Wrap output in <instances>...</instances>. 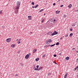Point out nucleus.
Listing matches in <instances>:
<instances>
[{
	"mask_svg": "<svg viewBox=\"0 0 78 78\" xmlns=\"http://www.w3.org/2000/svg\"><path fill=\"white\" fill-rule=\"evenodd\" d=\"M31 16H28V18H28V20H31Z\"/></svg>",
	"mask_w": 78,
	"mask_h": 78,
	"instance_id": "6",
	"label": "nucleus"
},
{
	"mask_svg": "<svg viewBox=\"0 0 78 78\" xmlns=\"http://www.w3.org/2000/svg\"><path fill=\"white\" fill-rule=\"evenodd\" d=\"M44 22V19H42L41 20V23H43Z\"/></svg>",
	"mask_w": 78,
	"mask_h": 78,
	"instance_id": "15",
	"label": "nucleus"
},
{
	"mask_svg": "<svg viewBox=\"0 0 78 78\" xmlns=\"http://www.w3.org/2000/svg\"><path fill=\"white\" fill-rule=\"evenodd\" d=\"M54 57H56V54H54Z\"/></svg>",
	"mask_w": 78,
	"mask_h": 78,
	"instance_id": "31",
	"label": "nucleus"
},
{
	"mask_svg": "<svg viewBox=\"0 0 78 78\" xmlns=\"http://www.w3.org/2000/svg\"><path fill=\"white\" fill-rule=\"evenodd\" d=\"M37 69H39L38 68H35L34 69V70H38Z\"/></svg>",
	"mask_w": 78,
	"mask_h": 78,
	"instance_id": "20",
	"label": "nucleus"
},
{
	"mask_svg": "<svg viewBox=\"0 0 78 78\" xmlns=\"http://www.w3.org/2000/svg\"><path fill=\"white\" fill-rule=\"evenodd\" d=\"M2 28H4V27H3V26H2Z\"/></svg>",
	"mask_w": 78,
	"mask_h": 78,
	"instance_id": "45",
	"label": "nucleus"
},
{
	"mask_svg": "<svg viewBox=\"0 0 78 78\" xmlns=\"http://www.w3.org/2000/svg\"><path fill=\"white\" fill-rule=\"evenodd\" d=\"M77 69H78V66H77L75 68V70H76Z\"/></svg>",
	"mask_w": 78,
	"mask_h": 78,
	"instance_id": "22",
	"label": "nucleus"
},
{
	"mask_svg": "<svg viewBox=\"0 0 78 78\" xmlns=\"http://www.w3.org/2000/svg\"><path fill=\"white\" fill-rule=\"evenodd\" d=\"M48 47H50V45H48Z\"/></svg>",
	"mask_w": 78,
	"mask_h": 78,
	"instance_id": "48",
	"label": "nucleus"
},
{
	"mask_svg": "<svg viewBox=\"0 0 78 78\" xmlns=\"http://www.w3.org/2000/svg\"><path fill=\"white\" fill-rule=\"evenodd\" d=\"M2 10H1L0 11V14H2Z\"/></svg>",
	"mask_w": 78,
	"mask_h": 78,
	"instance_id": "24",
	"label": "nucleus"
},
{
	"mask_svg": "<svg viewBox=\"0 0 78 78\" xmlns=\"http://www.w3.org/2000/svg\"><path fill=\"white\" fill-rule=\"evenodd\" d=\"M51 42V39H49L48 40V42H49H49Z\"/></svg>",
	"mask_w": 78,
	"mask_h": 78,
	"instance_id": "18",
	"label": "nucleus"
},
{
	"mask_svg": "<svg viewBox=\"0 0 78 78\" xmlns=\"http://www.w3.org/2000/svg\"><path fill=\"white\" fill-rule=\"evenodd\" d=\"M30 33H31V34H32V33H33L32 32H31Z\"/></svg>",
	"mask_w": 78,
	"mask_h": 78,
	"instance_id": "53",
	"label": "nucleus"
},
{
	"mask_svg": "<svg viewBox=\"0 0 78 78\" xmlns=\"http://www.w3.org/2000/svg\"><path fill=\"white\" fill-rule=\"evenodd\" d=\"M33 67H34V69H35L36 68V66H35V65H33Z\"/></svg>",
	"mask_w": 78,
	"mask_h": 78,
	"instance_id": "27",
	"label": "nucleus"
},
{
	"mask_svg": "<svg viewBox=\"0 0 78 78\" xmlns=\"http://www.w3.org/2000/svg\"><path fill=\"white\" fill-rule=\"evenodd\" d=\"M46 41L48 42V40H47Z\"/></svg>",
	"mask_w": 78,
	"mask_h": 78,
	"instance_id": "47",
	"label": "nucleus"
},
{
	"mask_svg": "<svg viewBox=\"0 0 78 78\" xmlns=\"http://www.w3.org/2000/svg\"><path fill=\"white\" fill-rule=\"evenodd\" d=\"M55 44H54L50 45V46L51 47H53V46H54V45H55Z\"/></svg>",
	"mask_w": 78,
	"mask_h": 78,
	"instance_id": "12",
	"label": "nucleus"
},
{
	"mask_svg": "<svg viewBox=\"0 0 78 78\" xmlns=\"http://www.w3.org/2000/svg\"><path fill=\"white\" fill-rule=\"evenodd\" d=\"M60 12V11H56V14H59Z\"/></svg>",
	"mask_w": 78,
	"mask_h": 78,
	"instance_id": "13",
	"label": "nucleus"
},
{
	"mask_svg": "<svg viewBox=\"0 0 78 78\" xmlns=\"http://www.w3.org/2000/svg\"><path fill=\"white\" fill-rule=\"evenodd\" d=\"M45 13L44 14V16H45Z\"/></svg>",
	"mask_w": 78,
	"mask_h": 78,
	"instance_id": "51",
	"label": "nucleus"
},
{
	"mask_svg": "<svg viewBox=\"0 0 78 78\" xmlns=\"http://www.w3.org/2000/svg\"><path fill=\"white\" fill-rule=\"evenodd\" d=\"M73 35V33H71L70 34L69 36L70 37H72V36Z\"/></svg>",
	"mask_w": 78,
	"mask_h": 78,
	"instance_id": "14",
	"label": "nucleus"
},
{
	"mask_svg": "<svg viewBox=\"0 0 78 78\" xmlns=\"http://www.w3.org/2000/svg\"><path fill=\"white\" fill-rule=\"evenodd\" d=\"M59 45V42H57L56 43V45Z\"/></svg>",
	"mask_w": 78,
	"mask_h": 78,
	"instance_id": "21",
	"label": "nucleus"
},
{
	"mask_svg": "<svg viewBox=\"0 0 78 78\" xmlns=\"http://www.w3.org/2000/svg\"><path fill=\"white\" fill-rule=\"evenodd\" d=\"M75 48H73L72 49L73 50H75Z\"/></svg>",
	"mask_w": 78,
	"mask_h": 78,
	"instance_id": "39",
	"label": "nucleus"
},
{
	"mask_svg": "<svg viewBox=\"0 0 78 78\" xmlns=\"http://www.w3.org/2000/svg\"><path fill=\"white\" fill-rule=\"evenodd\" d=\"M0 67H1V66H0Z\"/></svg>",
	"mask_w": 78,
	"mask_h": 78,
	"instance_id": "58",
	"label": "nucleus"
},
{
	"mask_svg": "<svg viewBox=\"0 0 78 78\" xmlns=\"http://www.w3.org/2000/svg\"><path fill=\"white\" fill-rule=\"evenodd\" d=\"M63 5H61V6H60V7H63Z\"/></svg>",
	"mask_w": 78,
	"mask_h": 78,
	"instance_id": "36",
	"label": "nucleus"
},
{
	"mask_svg": "<svg viewBox=\"0 0 78 78\" xmlns=\"http://www.w3.org/2000/svg\"><path fill=\"white\" fill-rule=\"evenodd\" d=\"M38 6L39 5H38V4H37L35 6H34V7H35V8H37V7H38Z\"/></svg>",
	"mask_w": 78,
	"mask_h": 78,
	"instance_id": "11",
	"label": "nucleus"
},
{
	"mask_svg": "<svg viewBox=\"0 0 78 78\" xmlns=\"http://www.w3.org/2000/svg\"><path fill=\"white\" fill-rule=\"evenodd\" d=\"M46 44H48L49 43H48V42L47 41H46Z\"/></svg>",
	"mask_w": 78,
	"mask_h": 78,
	"instance_id": "32",
	"label": "nucleus"
},
{
	"mask_svg": "<svg viewBox=\"0 0 78 78\" xmlns=\"http://www.w3.org/2000/svg\"><path fill=\"white\" fill-rule=\"evenodd\" d=\"M37 50V49H34V50H33V53H35V52H36V51Z\"/></svg>",
	"mask_w": 78,
	"mask_h": 78,
	"instance_id": "9",
	"label": "nucleus"
},
{
	"mask_svg": "<svg viewBox=\"0 0 78 78\" xmlns=\"http://www.w3.org/2000/svg\"><path fill=\"white\" fill-rule=\"evenodd\" d=\"M64 17L65 18H66V15H64Z\"/></svg>",
	"mask_w": 78,
	"mask_h": 78,
	"instance_id": "40",
	"label": "nucleus"
},
{
	"mask_svg": "<svg viewBox=\"0 0 78 78\" xmlns=\"http://www.w3.org/2000/svg\"><path fill=\"white\" fill-rule=\"evenodd\" d=\"M20 5V2H17L16 3V8L15 9V13L17 14L18 13L19 11V9Z\"/></svg>",
	"mask_w": 78,
	"mask_h": 78,
	"instance_id": "1",
	"label": "nucleus"
},
{
	"mask_svg": "<svg viewBox=\"0 0 78 78\" xmlns=\"http://www.w3.org/2000/svg\"><path fill=\"white\" fill-rule=\"evenodd\" d=\"M37 70H40L39 69H37Z\"/></svg>",
	"mask_w": 78,
	"mask_h": 78,
	"instance_id": "55",
	"label": "nucleus"
},
{
	"mask_svg": "<svg viewBox=\"0 0 78 78\" xmlns=\"http://www.w3.org/2000/svg\"><path fill=\"white\" fill-rule=\"evenodd\" d=\"M60 40H62V37H61L60 38Z\"/></svg>",
	"mask_w": 78,
	"mask_h": 78,
	"instance_id": "38",
	"label": "nucleus"
},
{
	"mask_svg": "<svg viewBox=\"0 0 78 78\" xmlns=\"http://www.w3.org/2000/svg\"><path fill=\"white\" fill-rule=\"evenodd\" d=\"M73 30V29H70V31H72Z\"/></svg>",
	"mask_w": 78,
	"mask_h": 78,
	"instance_id": "35",
	"label": "nucleus"
},
{
	"mask_svg": "<svg viewBox=\"0 0 78 78\" xmlns=\"http://www.w3.org/2000/svg\"><path fill=\"white\" fill-rule=\"evenodd\" d=\"M59 55L61 56V53H59Z\"/></svg>",
	"mask_w": 78,
	"mask_h": 78,
	"instance_id": "50",
	"label": "nucleus"
},
{
	"mask_svg": "<svg viewBox=\"0 0 78 78\" xmlns=\"http://www.w3.org/2000/svg\"><path fill=\"white\" fill-rule=\"evenodd\" d=\"M55 4H55V3H54L53 4V5L54 6H55Z\"/></svg>",
	"mask_w": 78,
	"mask_h": 78,
	"instance_id": "37",
	"label": "nucleus"
},
{
	"mask_svg": "<svg viewBox=\"0 0 78 78\" xmlns=\"http://www.w3.org/2000/svg\"><path fill=\"white\" fill-rule=\"evenodd\" d=\"M36 68H39V65H37L36 66Z\"/></svg>",
	"mask_w": 78,
	"mask_h": 78,
	"instance_id": "34",
	"label": "nucleus"
},
{
	"mask_svg": "<svg viewBox=\"0 0 78 78\" xmlns=\"http://www.w3.org/2000/svg\"><path fill=\"white\" fill-rule=\"evenodd\" d=\"M48 34L49 35H51V34Z\"/></svg>",
	"mask_w": 78,
	"mask_h": 78,
	"instance_id": "54",
	"label": "nucleus"
},
{
	"mask_svg": "<svg viewBox=\"0 0 78 78\" xmlns=\"http://www.w3.org/2000/svg\"><path fill=\"white\" fill-rule=\"evenodd\" d=\"M68 35H69V34H66L65 35V37H67L68 36Z\"/></svg>",
	"mask_w": 78,
	"mask_h": 78,
	"instance_id": "25",
	"label": "nucleus"
},
{
	"mask_svg": "<svg viewBox=\"0 0 78 78\" xmlns=\"http://www.w3.org/2000/svg\"><path fill=\"white\" fill-rule=\"evenodd\" d=\"M16 41H18V39L16 40Z\"/></svg>",
	"mask_w": 78,
	"mask_h": 78,
	"instance_id": "52",
	"label": "nucleus"
},
{
	"mask_svg": "<svg viewBox=\"0 0 78 78\" xmlns=\"http://www.w3.org/2000/svg\"><path fill=\"white\" fill-rule=\"evenodd\" d=\"M11 40V38H8L6 40V42H9Z\"/></svg>",
	"mask_w": 78,
	"mask_h": 78,
	"instance_id": "5",
	"label": "nucleus"
},
{
	"mask_svg": "<svg viewBox=\"0 0 78 78\" xmlns=\"http://www.w3.org/2000/svg\"><path fill=\"white\" fill-rule=\"evenodd\" d=\"M32 8H35V7H34V6H32Z\"/></svg>",
	"mask_w": 78,
	"mask_h": 78,
	"instance_id": "42",
	"label": "nucleus"
},
{
	"mask_svg": "<svg viewBox=\"0 0 78 78\" xmlns=\"http://www.w3.org/2000/svg\"><path fill=\"white\" fill-rule=\"evenodd\" d=\"M21 40V39H20V40H19V41H20Z\"/></svg>",
	"mask_w": 78,
	"mask_h": 78,
	"instance_id": "46",
	"label": "nucleus"
},
{
	"mask_svg": "<svg viewBox=\"0 0 78 78\" xmlns=\"http://www.w3.org/2000/svg\"><path fill=\"white\" fill-rule=\"evenodd\" d=\"M72 5L71 4H70L68 5V7L69 8H70L72 7Z\"/></svg>",
	"mask_w": 78,
	"mask_h": 78,
	"instance_id": "8",
	"label": "nucleus"
},
{
	"mask_svg": "<svg viewBox=\"0 0 78 78\" xmlns=\"http://www.w3.org/2000/svg\"><path fill=\"white\" fill-rule=\"evenodd\" d=\"M39 60V58H37L36 59L35 61H38Z\"/></svg>",
	"mask_w": 78,
	"mask_h": 78,
	"instance_id": "10",
	"label": "nucleus"
},
{
	"mask_svg": "<svg viewBox=\"0 0 78 78\" xmlns=\"http://www.w3.org/2000/svg\"><path fill=\"white\" fill-rule=\"evenodd\" d=\"M42 67H41L40 68H39V69L40 70H42Z\"/></svg>",
	"mask_w": 78,
	"mask_h": 78,
	"instance_id": "28",
	"label": "nucleus"
},
{
	"mask_svg": "<svg viewBox=\"0 0 78 78\" xmlns=\"http://www.w3.org/2000/svg\"><path fill=\"white\" fill-rule=\"evenodd\" d=\"M77 60H78V59H77Z\"/></svg>",
	"mask_w": 78,
	"mask_h": 78,
	"instance_id": "57",
	"label": "nucleus"
},
{
	"mask_svg": "<svg viewBox=\"0 0 78 78\" xmlns=\"http://www.w3.org/2000/svg\"><path fill=\"white\" fill-rule=\"evenodd\" d=\"M55 63L56 64H57V63H56V62H55Z\"/></svg>",
	"mask_w": 78,
	"mask_h": 78,
	"instance_id": "49",
	"label": "nucleus"
},
{
	"mask_svg": "<svg viewBox=\"0 0 78 78\" xmlns=\"http://www.w3.org/2000/svg\"><path fill=\"white\" fill-rule=\"evenodd\" d=\"M31 4L32 5H34V2H32Z\"/></svg>",
	"mask_w": 78,
	"mask_h": 78,
	"instance_id": "26",
	"label": "nucleus"
},
{
	"mask_svg": "<svg viewBox=\"0 0 78 78\" xmlns=\"http://www.w3.org/2000/svg\"><path fill=\"white\" fill-rule=\"evenodd\" d=\"M18 44H20V41H18Z\"/></svg>",
	"mask_w": 78,
	"mask_h": 78,
	"instance_id": "33",
	"label": "nucleus"
},
{
	"mask_svg": "<svg viewBox=\"0 0 78 78\" xmlns=\"http://www.w3.org/2000/svg\"><path fill=\"white\" fill-rule=\"evenodd\" d=\"M30 57V55L29 54H27L25 57V58L27 59L29 58V57Z\"/></svg>",
	"mask_w": 78,
	"mask_h": 78,
	"instance_id": "4",
	"label": "nucleus"
},
{
	"mask_svg": "<svg viewBox=\"0 0 78 78\" xmlns=\"http://www.w3.org/2000/svg\"><path fill=\"white\" fill-rule=\"evenodd\" d=\"M21 65L22 66V67H23V64H21Z\"/></svg>",
	"mask_w": 78,
	"mask_h": 78,
	"instance_id": "44",
	"label": "nucleus"
},
{
	"mask_svg": "<svg viewBox=\"0 0 78 78\" xmlns=\"http://www.w3.org/2000/svg\"><path fill=\"white\" fill-rule=\"evenodd\" d=\"M17 53H18L19 54V53H20V51H17Z\"/></svg>",
	"mask_w": 78,
	"mask_h": 78,
	"instance_id": "30",
	"label": "nucleus"
},
{
	"mask_svg": "<svg viewBox=\"0 0 78 78\" xmlns=\"http://www.w3.org/2000/svg\"><path fill=\"white\" fill-rule=\"evenodd\" d=\"M15 45H14L13 44H12L11 46V47H12V48H14V47H15Z\"/></svg>",
	"mask_w": 78,
	"mask_h": 78,
	"instance_id": "16",
	"label": "nucleus"
},
{
	"mask_svg": "<svg viewBox=\"0 0 78 78\" xmlns=\"http://www.w3.org/2000/svg\"><path fill=\"white\" fill-rule=\"evenodd\" d=\"M30 55V54H29V55Z\"/></svg>",
	"mask_w": 78,
	"mask_h": 78,
	"instance_id": "56",
	"label": "nucleus"
},
{
	"mask_svg": "<svg viewBox=\"0 0 78 78\" xmlns=\"http://www.w3.org/2000/svg\"><path fill=\"white\" fill-rule=\"evenodd\" d=\"M69 59H70V57H67L66 58V60H69Z\"/></svg>",
	"mask_w": 78,
	"mask_h": 78,
	"instance_id": "7",
	"label": "nucleus"
},
{
	"mask_svg": "<svg viewBox=\"0 0 78 78\" xmlns=\"http://www.w3.org/2000/svg\"><path fill=\"white\" fill-rule=\"evenodd\" d=\"M75 23H73L72 24V27H75Z\"/></svg>",
	"mask_w": 78,
	"mask_h": 78,
	"instance_id": "23",
	"label": "nucleus"
},
{
	"mask_svg": "<svg viewBox=\"0 0 78 78\" xmlns=\"http://www.w3.org/2000/svg\"><path fill=\"white\" fill-rule=\"evenodd\" d=\"M67 74H66L64 76V78H67Z\"/></svg>",
	"mask_w": 78,
	"mask_h": 78,
	"instance_id": "17",
	"label": "nucleus"
},
{
	"mask_svg": "<svg viewBox=\"0 0 78 78\" xmlns=\"http://www.w3.org/2000/svg\"><path fill=\"white\" fill-rule=\"evenodd\" d=\"M42 11H44V9H42L41 10H40V12H42Z\"/></svg>",
	"mask_w": 78,
	"mask_h": 78,
	"instance_id": "29",
	"label": "nucleus"
},
{
	"mask_svg": "<svg viewBox=\"0 0 78 78\" xmlns=\"http://www.w3.org/2000/svg\"><path fill=\"white\" fill-rule=\"evenodd\" d=\"M48 75H51L50 73H48Z\"/></svg>",
	"mask_w": 78,
	"mask_h": 78,
	"instance_id": "41",
	"label": "nucleus"
},
{
	"mask_svg": "<svg viewBox=\"0 0 78 78\" xmlns=\"http://www.w3.org/2000/svg\"><path fill=\"white\" fill-rule=\"evenodd\" d=\"M45 55H46V54H44V55H42V56H43L42 58H45V56H46Z\"/></svg>",
	"mask_w": 78,
	"mask_h": 78,
	"instance_id": "19",
	"label": "nucleus"
},
{
	"mask_svg": "<svg viewBox=\"0 0 78 78\" xmlns=\"http://www.w3.org/2000/svg\"><path fill=\"white\" fill-rule=\"evenodd\" d=\"M58 32H56V31H54V32L53 33V34H52L51 35V36H54V35H55L56 34H58Z\"/></svg>",
	"mask_w": 78,
	"mask_h": 78,
	"instance_id": "3",
	"label": "nucleus"
},
{
	"mask_svg": "<svg viewBox=\"0 0 78 78\" xmlns=\"http://www.w3.org/2000/svg\"><path fill=\"white\" fill-rule=\"evenodd\" d=\"M16 76H18V74H16Z\"/></svg>",
	"mask_w": 78,
	"mask_h": 78,
	"instance_id": "43",
	"label": "nucleus"
},
{
	"mask_svg": "<svg viewBox=\"0 0 78 78\" xmlns=\"http://www.w3.org/2000/svg\"><path fill=\"white\" fill-rule=\"evenodd\" d=\"M56 22V20H55V19H52L49 22V23L50 24H52V25H55V23Z\"/></svg>",
	"mask_w": 78,
	"mask_h": 78,
	"instance_id": "2",
	"label": "nucleus"
}]
</instances>
